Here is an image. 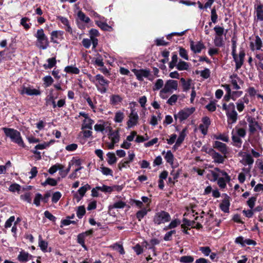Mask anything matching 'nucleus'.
Returning a JSON list of instances; mask_svg holds the SVG:
<instances>
[{"instance_id": "nucleus-1", "label": "nucleus", "mask_w": 263, "mask_h": 263, "mask_svg": "<svg viewBox=\"0 0 263 263\" xmlns=\"http://www.w3.org/2000/svg\"><path fill=\"white\" fill-rule=\"evenodd\" d=\"M208 176L211 181H217V184L221 189L225 188L227 183L231 180L230 176L225 171L221 170L218 167L210 171Z\"/></svg>"}, {"instance_id": "nucleus-2", "label": "nucleus", "mask_w": 263, "mask_h": 263, "mask_svg": "<svg viewBox=\"0 0 263 263\" xmlns=\"http://www.w3.org/2000/svg\"><path fill=\"white\" fill-rule=\"evenodd\" d=\"M6 136L10 138L12 142L17 144L18 146L25 148V144L23 141L21 133L16 129L10 128H3Z\"/></svg>"}, {"instance_id": "nucleus-3", "label": "nucleus", "mask_w": 263, "mask_h": 263, "mask_svg": "<svg viewBox=\"0 0 263 263\" xmlns=\"http://www.w3.org/2000/svg\"><path fill=\"white\" fill-rule=\"evenodd\" d=\"M178 87V83L177 81L168 80L164 84L163 88L160 90L159 96L163 99H166L168 96L167 93L171 94L174 90H177Z\"/></svg>"}, {"instance_id": "nucleus-4", "label": "nucleus", "mask_w": 263, "mask_h": 263, "mask_svg": "<svg viewBox=\"0 0 263 263\" xmlns=\"http://www.w3.org/2000/svg\"><path fill=\"white\" fill-rule=\"evenodd\" d=\"M246 133L245 128L236 126L232 132V140L233 142V145L236 147L240 148L242 143L241 138H244L246 135Z\"/></svg>"}, {"instance_id": "nucleus-5", "label": "nucleus", "mask_w": 263, "mask_h": 263, "mask_svg": "<svg viewBox=\"0 0 263 263\" xmlns=\"http://www.w3.org/2000/svg\"><path fill=\"white\" fill-rule=\"evenodd\" d=\"M222 109L226 111L228 124H233L235 123L237 120L238 114L235 110L234 104L230 103L227 105L226 103H223Z\"/></svg>"}, {"instance_id": "nucleus-6", "label": "nucleus", "mask_w": 263, "mask_h": 263, "mask_svg": "<svg viewBox=\"0 0 263 263\" xmlns=\"http://www.w3.org/2000/svg\"><path fill=\"white\" fill-rule=\"evenodd\" d=\"M34 36L36 39V46L40 49L45 50L49 46L48 37L45 35L43 29H38Z\"/></svg>"}, {"instance_id": "nucleus-7", "label": "nucleus", "mask_w": 263, "mask_h": 263, "mask_svg": "<svg viewBox=\"0 0 263 263\" xmlns=\"http://www.w3.org/2000/svg\"><path fill=\"white\" fill-rule=\"evenodd\" d=\"M95 86L99 92L102 94L106 93L108 90L109 81L105 79L103 76L98 74L95 76Z\"/></svg>"}, {"instance_id": "nucleus-8", "label": "nucleus", "mask_w": 263, "mask_h": 263, "mask_svg": "<svg viewBox=\"0 0 263 263\" xmlns=\"http://www.w3.org/2000/svg\"><path fill=\"white\" fill-rule=\"evenodd\" d=\"M171 220L170 214L165 211H160L156 214L154 218V221L157 224L164 223Z\"/></svg>"}, {"instance_id": "nucleus-9", "label": "nucleus", "mask_w": 263, "mask_h": 263, "mask_svg": "<svg viewBox=\"0 0 263 263\" xmlns=\"http://www.w3.org/2000/svg\"><path fill=\"white\" fill-rule=\"evenodd\" d=\"M195 111V107L184 108L181 110L177 115H175V118H178L180 121L186 119Z\"/></svg>"}, {"instance_id": "nucleus-10", "label": "nucleus", "mask_w": 263, "mask_h": 263, "mask_svg": "<svg viewBox=\"0 0 263 263\" xmlns=\"http://www.w3.org/2000/svg\"><path fill=\"white\" fill-rule=\"evenodd\" d=\"M232 56L235 62L236 69L237 70L243 65L245 52L244 50L240 49L238 54L235 53L234 54H232Z\"/></svg>"}, {"instance_id": "nucleus-11", "label": "nucleus", "mask_w": 263, "mask_h": 263, "mask_svg": "<svg viewBox=\"0 0 263 263\" xmlns=\"http://www.w3.org/2000/svg\"><path fill=\"white\" fill-rule=\"evenodd\" d=\"M132 71L134 73L137 79L140 81L143 80L144 78H148L151 75L150 70L147 69H134Z\"/></svg>"}, {"instance_id": "nucleus-12", "label": "nucleus", "mask_w": 263, "mask_h": 263, "mask_svg": "<svg viewBox=\"0 0 263 263\" xmlns=\"http://www.w3.org/2000/svg\"><path fill=\"white\" fill-rule=\"evenodd\" d=\"M247 121L249 123V130L250 134H254L256 131L257 128L261 130V127L255 118L249 117L247 118Z\"/></svg>"}, {"instance_id": "nucleus-13", "label": "nucleus", "mask_w": 263, "mask_h": 263, "mask_svg": "<svg viewBox=\"0 0 263 263\" xmlns=\"http://www.w3.org/2000/svg\"><path fill=\"white\" fill-rule=\"evenodd\" d=\"M208 153L211 155L213 161L217 163H223L226 158V156H222L219 153L215 151L213 148H209Z\"/></svg>"}, {"instance_id": "nucleus-14", "label": "nucleus", "mask_w": 263, "mask_h": 263, "mask_svg": "<svg viewBox=\"0 0 263 263\" xmlns=\"http://www.w3.org/2000/svg\"><path fill=\"white\" fill-rule=\"evenodd\" d=\"M250 46L252 51L260 50L262 47L261 39L258 35L256 36L255 39L250 42Z\"/></svg>"}, {"instance_id": "nucleus-15", "label": "nucleus", "mask_w": 263, "mask_h": 263, "mask_svg": "<svg viewBox=\"0 0 263 263\" xmlns=\"http://www.w3.org/2000/svg\"><path fill=\"white\" fill-rule=\"evenodd\" d=\"M190 47L191 49L194 53H200L202 49L205 48V46L200 41L195 42L193 41H191Z\"/></svg>"}, {"instance_id": "nucleus-16", "label": "nucleus", "mask_w": 263, "mask_h": 263, "mask_svg": "<svg viewBox=\"0 0 263 263\" xmlns=\"http://www.w3.org/2000/svg\"><path fill=\"white\" fill-rule=\"evenodd\" d=\"M139 117L138 115L134 109H132L131 112L129 116V120L127 122V125L128 127H132L136 125L138 121Z\"/></svg>"}, {"instance_id": "nucleus-17", "label": "nucleus", "mask_w": 263, "mask_h": 263, "mask_svg": "<svg viewBox=\"0 0 263 263\" xmlns=\"http://www.w3.org/2000/svg\"><path fill=\"white\" fill-rule=\"evenodd\" d=\"M20 93L22 95L27 94L28 96H38L40 95V91L36 89L30 87L23 86L20 90Z\"/></svg>"}, {"instance_id": "nucleus-18", "label": "nucleus", "mask_w": 263, "mask_h": 263, "mask_svg": "<svg viewBox=\"0 0 263 263\" xmlns=\"http://www.w3.org/2000/svg\"><path fill=\"white\" fill-rule=\"evenodd\" d=\"M231 83L234 89H240V85L243 84L242 80L236 74H233L230 77Z\"/></svg>"}, {"instance_id": "nucleus-19", "label": "nucleus", "mask_w": 263, "mask_h": 263, "mask_svg": "<svg viewBox=\"0 0 263 263\" xmlns=\"http://www.w3.org/2000/svg\"><path fill=\"white\" fill-rule=\"evenodd\" d=\"M213 147L217 149L222 154L226 155L228 153V149L227 145L218 141L214 142Z\"/></svg>"}, {"instance_id": "nucleus-20", "label": "nucleus", "mask_w": 263, "mask_h": 263, "mask_svg": "<svg viewBox=\"0 0 263 263\" xmlns=\"http://www.w3.org/2000/svg\"><path fill=\"white\" fill-rule=\"evenodd\" d=\"M249 102V100L248 97L244 96L242 98L238 100V101L236 103V106L237 110L240 112L243 110L245 109V104H248Z\"/></svg>"}, {"instance_id": "nucleus-21", "label": "nucleus", "mask_w": 263, "mask_h": 263, "mask_svg": "<svg viewBox=\"0 0 263 263\" xmlns=\"http://www.w3.org/2000/svg\"><path fill=\"white\" fill-rule=\"evenodd\" d=\"M95 130L97 132H103V131L111 130V126L108 122H103V123L96 124L94 126Z\"/></svg>"}, {"instance_id": "nucleus-22", "label": "nucleus", "mask_w": 263, "mask_h": 263, "mask_svg": "<svg viewBox=\"0 0 263 263\" xmlns=\"http://www.w3.org/2000/svg\"><path fill=\"white\" fill-rule=\"evenodd\" d=\"M90 189V186L88 184H86L84 186L81 187L78 190V193L79 195H78L77 194H76L74 195V197L77 199L78 201H80L84 196L86 191Z\"/></svg>"}, {"instance_id": "nucleus-23", "label": "nucleus", "mask_w": 263, "mask_h": 263, "mask_svg": "<svg viewBox=\"0 0 263 263\" xmlns=\"http://www.w3.org/2000/svg\"><path fill=\"white\" fill-rule=\"evenodd\" d=\"M108 138L114 143H117L120 141V135L118 130H112L111 127V130H108Z\"/></svg>"}, {"instance_id": "nucleus-24", "label": "nucleus", "mask_w": 263, "mask_h": 263, "mask_svg": "<svg viewBox=\"0 0 263 263\" xmlns=\"http://www.w3.org/2000/svg\"><path fill=\"white\" fill-rule=\"evenodd\" d=\"M63 32L62 31H53L51 33V41L54 43H58L59 40L63 39Z\"/></svg>"}, {"instance_id": "nucleus-25", "label": "nucleus", "mask_w": 263, "mask_h": 263, "mask_svg": "<svg viewBox=\"0 0 263 263\" xmlns=\"http://www.w3.org/2000/svg\"><path fill=\"white\" fill-rule=\"evenodd\" d=\"M186 128H185L180 133L179 136L177 139L176 143L174 145L175 148H177L180 146L181 144L184 140V138L186 135Z\"/></svg>"}, {"instance_id": "nucleus-26", "label": "nucleus", "mask_w": 263, "mask_h": 263, "mask_svg": "<svg viewBox=\"0 0 263 263\" xmlns=\"http://www.w3.org/2000/svg\"><path fill=\"white\" fill-rule=\"evenodd\" d=\"M229 198L227 197L222 200L219 205L220 209L225 213H229V212L230 203Z\"/></svg>"}, {"instance_id": "nucleus-27", "label": "nucleus", "mask_w": 263, "mask_h": 263, "mask_svg": "<svg viewBox=\"0 0 263 263\" xmlns=\"http://www.w3.org/2000/svg\"><path fill=\"white\" fill-rule=\"evenodd\" d=\"M32 255L29 254L28 252L22 251L20 252L17 256V259L21 262H26L29 259H31Z\"/></svg>"}, {"instance_id": "nucleus-28", "label": "nucleus", "mask_w": 263, "mask_h": 263, "mask_svg": "<svg viewBox=\"0 0 263 263\" xmlns=\"http://www.w3.org/2000/svg\"><path fill=\"white\" fill-rule=\"evenodd\" d=\"M123 100L122 98L119 95H112L110 97V103L112 105H117Z\"/></svg>"}, {"instance_id": "nucleus-29", "label": "nucleus", "mask_w": 263, "mask_h": 263, "mask_svg": "<svg viewBox=\"0 0 263 263\" xmlns=\"http://www.w3.org/2000/svg\"><path fill=\"white\" fill-rule=\"evenodd\" d=\"M94 121L91 119L89 117L84 119L83 120V123L82 125V129H92V126L93 124Z\"/></svg>"}, {"instance_id": "nucleus-30", "label": "nucleus", "mask_w": 263, "mask_h": 263, "mask_svg": "<svg viewBox=\"0 0 263 263\" xmlns=\"http://www.w3.org/2000/svg\"><path fill=\"white\" fill-rule=\"evenodd\" d=\"M180 81L182 83L183 90L184 91H187L191 88L192 80L189 79L186 81L185 79L182 78L180 79Z\"/></svg>"}, {"instance_id": "nucleus-31", "label": "nucleus", "mask_w": 263, "mask_h": 263, "mask_svg": "<svg viewBox=\"0 0 263 263\" xmlns=\"http://www.w3.org/2000/svg\"><path fill=\"white\" fill-rule=\"evenodd\" d=\"M125 202L122 201H119L118 202H115L113 204L109 205L108 206V210L109 211H111L113 209H123L125 206Z\"/></svg>"}, {"instance_id": "nucleus-32", "label": "nucleus", "mask_w": 263, "mask_h": 263, "mask_svg": "<svg viewBox=\"0 0 263 263\" xmlns=\"http://www.w3.org/2000/svg\"><path fill=\"white\" fill-rule=\"evenodd\" d=\"M164 86V84L163 80L161 79H157L154 84V85L153 87V90L154 91H156L161 89H162L163 88V86Z\"/></svg>"}, {"instance_id": "nucleus-33", "label": "nucleus", "mask_w": 263, "mask_h": 263, "mask_svg": "<svg viewBox=\"0 0 263 263\" xmlns=\"http://www.w3.org/2000/svg\"><path fill=\"white\" fill-rule=\"evenodd\" d=\"M189 65L187 62L180 60L176 65V68L179 70H185L189 69Z\"/></svg>"}, {"instance_id": "nucleus-34", "label": "nucleus", "mask_w": 263, "mask_h": 263, "mask_svg": "<svg viewBox=\"0 0 263 263\" xmlns=\"http://www.w3.org/2000/svg\"><path fill=\"white\" fill-rule=\"evenodd\" d=\"M64 168V166L61 164H55L52 165L48 170V172L50 174H53L58 170H61Z\"/></svg>"}, {"instance_id": "nucleus-35", "label": "nucleus", "mask_w": 263, "mask_h": 263, "mask_svg": "<svg viewBox=\"0 0 263 263\" xmlns=\"http://www.w3.org/2000/svg\"><path fill=\"white\" fill-rule=\"evenodd\" d=\"M124 118V114L121 111H118L115 113L114 121L115 122H121Z\"/></svg>"}, {"instance_id": "nucleus-36", "label": "nucleus", "mask_w": 263, "mask_h": 263, "mask_svg": "<svg viewBox=\"0 0 263 263\" xmlns=\"http://www.w3.org/2000/svg\"><path fill=\"white\" fill-rule=\"evenodd\" d=\"M243 160L245 161L246 164L252 165L254 163V159L250 154H246L244 155Z\"/></svg>"}, {"instance_id": "nucleus-37", "label": "nucleus", "mask_w": 263, "mask_h": 263, "mask_svg": "<svg viewBox=\"0 0 263 263\" xmlns=\"http://www.w3.org/2000/svg\"><path fill=\"white\" fill-rule=\"evenodd\" d=\"M95 64L96 65L100 67H103L104 65V62H103V59L101 55L98 54L96 55V57H95L93 59Z\"/></svg>"}, {"instance_id": "nucleus-38", "label": "nucleus", "mask_w": 263, "mask_h": 263, "mask_svg": "<svg viewBox=\"0 0 263 263\" xmlns=\"http://www.w3.org/2000/svg\"><path fill=\"white\" fill-rule=\"evenodd\" d=\"M65 71L67 73L73 74H78L80 72V70L76 67L72 66H68L65 68Z\"/></svg>"}, {"instance_id": "nucleus-39", "label": "nucleus", "mask_w": 263, "mask_h": 263, "mask_svg": "<svg viewBox=\"0 0 263 263\" xmlns=\"http://www.w3.org/2000/svg\"><path fill=\"white\" fill-rule=\"evenodd\" d=\"M149 209L147 210L146 208H143L142 210L137 212L136 217L139 221H140L147 213Z\"/></svg>"}, {"instance_id": "nucleus-40", "label": "nucleus", "mask_w": 263, "mask_h": 263, "mask_svg": "<svg viewBox=\"0 0 263 263\" xmlns=\"http://www.w3.org/2000/svg\"><path fill=\"white\" fill-rule=\"evenodd\" d=\"M92 233V230H89L88 231H86L84 233L79 234L78 236L79 242L80 243H83V239L86 236L91 235Z\"/></svg>"}, {"instance_id": "nucleus-41", "label": "nucleus", "mask_w": 263, "mask_h": 263, "mask_svg": "<svg viewBox=\"0 0 263 263\" xmlns=\"http://www.w3.org/2000/svg\"><path fill=\"white\" fill-rule=\"evenodd\" d=\"M107 162L109 164H112L116 162L117 158L114 153L109 152L107 154Z\"/></svg>"}, {"instance_id": "nucleus-42", "label": "nucleus", "mask_w": 263, "mask_h": 263, "mask_svg": "<svg viewBox=\"0 0 263 263\" xmlns=\"http://www.w3.org/2000/svg\"><path fill=\"white\" fill-rule=\"evenodd\" d=\"M214 43L216 46L221 47L223 45V40L222 36H215Z\"/></svg>"}, {"instance_id": "nucleus-43", "label": "nucleus", "mask_w": 263, "mask_h": 263, "mask_svg": "<svg viewBox=\"0 0 263 263\" xmlns=\"http://www.w3.org/2000/svg\"><path fill=\"white\" fill-rule=\"evenodd\" d=\"M256 12L257 19L263 21V9L261 5H258L257 7Z\"/></svg>"}, {"instance_id": "nucleus-44", "label": "nucleus", "mask_w": 263, "mask_h": 263, "mask_svg": "<svg viewBox=\"0 0 263 263\" xmlns=\"http://www.w3.org/2000/svg\"><path fill=\"white\" fill-rule=\"evenodd\" d=\"M48 64H45L44 65L45 69L51 68L53 67L56 64V60L55 58H49L47 60Z\"/></svg>"}, {"instance_id": "nucleus-45", "label": "nucleus", "mask_w": 263, "mask_h": 263, "mask_svg": "<svg viewBox=\"0 0 263 263\" xmlns=\"http://www.w3.org/2000/svg\"><path fill=\"white\" fill-rule=\"evenodd\" d=\"M180 224L179 220L175 219L171 221V222L164 228V230H167L168 229H171L174 228Z\"/></svg>"}, {"instance_id": "nucleus-46", "label": "nucleus", "mask_w": 263, "mask_h": 263, "mask_svg": "<svg viewBox=\"0 0 263 263\" xmlns=\"http://www.w3.org/2000/svg\"><path fill=\"white\" fill-rule=\"evenodd\" d=\"M194 260L193 257L191 256H183L180 257L179 260L181 262L192 263Z\"/></svg>"}, {"instance_id": "nucleus-47", "label": "nucleus", "mask_w": 263, "mask_h": 263, "mask_svg": "<svg viewBox=\"0 0 263 263\" xmlns=\"http://www.w3.org/2000/svg\"><path fill=\"white\" fill-rule=\"evenodd\" d=\"M58 183V182L56 180L53 178H47L46 181L42 183V184L43 186H45L47 184L50 185L51 186H55Z\"/></svg>"}, {"instance_id": "nucleus-48", "label": "nucleus", "mask_w": 263, "mask_h": 263, "mask_svg": "<svg viewBox=\"0 0 263 263\" xmlns=\"http://www.w3.org/2000/svg\"><path fill=\"white\" fill-rule=\"evenodd\" d=\"M97 189L103 192L111 193L114 190L112 187L103 185L102 186H97Z\"/></svg>"}, {"instance_id": "nucleus-49", "label": "nucleus", "mask_w": 263, "mask_h": 263, "mask_svg": "<svg viewBox=\"0 0 263 263\" xmlns=\"http://www.w3.org/2000/svg\"><path fill=\"white\" fill-rule=\"evenodd\" d=\"M165 159L166 162H168V163L171 164L173 163L174 156L170 151H167L166 152V155L165 156Z\"/></svg>"}, {"instance_id": "nucleus-50", "label": "nucleus", "mask_w": 263, "mask_h": 263, "mask_svg": "<svg viewBox=\"0 0 263 263\" xmlns=\"http://www.w3.org/2000/svg\"><path fill=\"white\" fill-rule=\"evenodd\" d=\"M78 16L80 20H81L83 22L87 23H89L90 21V18L88 16H86L85 14L82 11H79L78 12Z\"/></svg>"}, {"instance_id": "nucleus-51", "label": "nucleus", "mask_w": 263, "mask_h": 263, "mask_svg": "<svg viewBox=\"0 0 263 263\" xmlns=\"http://www.w3.org/2000/svg\"><path fill=\"white\" fill-rule=\"evenodd\" d=\"M20 198L22 200L29 203L31 202V194L29 192L25 193L24 194L21 195Z\"/></svg>"}, {"instance_id": "nucleus-52", "label": "nucleus", "mask_w": 263, "mask_h": 263, "mask_svg": "<svg viewBox=\"0 0 263 263\" xmlns=\"http://www.w3.org/2000/svg\"><path fill=\"white\" fill-rule=\"evenodd\" d=\"M85 209L84 206H80L78 208L77 215L79 218H81L85 214Z\"/></svg>"}, {"instance_id": "nucleus-53", "label": "nucleus", "mask_w": 263, "mask_h": 263, "mask_svg": "<svg viewBox=\"0 0 263 263\" xmlns=\"http://www.w3.org/2000/svg\"><path fill=\"white\" fill-rule=\"evenodd\" d=\"M39 246H40L41 249L42 251H45L46 250V249L47 248V246H48V243L46 241L42 240L41 238V236H40V237H39Z\"/></svg>"}, {"instance_id": "nucleus-54", "label": "nucleus", "mask_w": 263, "mask_h": 263, "mask_svg": "<svg viewBox=\"0 0 263 263\" xmlns=\"http://www.w3.org/2000/svg\"><path fill=\"white\" fill-rule=\"evenodd\" d=\"M243 92L242 91H233L231 92L232 99L233 101L236 100L242 95Z\"/></svg>"}, {"instance_id": "nucleus-55", "label": "nucleus", "mask_w": 263, "mask_h": 263, "mask_svg": "<svg viewBox=\"0 0 263 263\" xmlns=\"http://www.w3.org/2000/svg\"><path fill=\"white\" fill-rule=\"evenodd\" d=\"M21 186L16 183L12 184L9 187V190L11 192H19Z\"/></svg>"}, {"instance_id": "nucleus-56", "label": "nucleus", "mask_w": 263, "mask_h": 263, "mask_svg": "<svg viewBox=\"0 0 263 263\" xmlns=\"http://www.w3.org/2000/svg\"><path fill=\"white\" fill-rule=\"evenodd\" d=\"M179 55L181 57L185 60H189V57L187 51L183 48H180Z\"/></svg>"}, {"instance_id": "nucleus-57", "label": "nucleus", "mask_w": 263, "mask_h": 263, "mask_svg": "<svg viewBox=\"0 0 263 263\" xmlns=\"http://www.w3.org/2000/svg\"><path fill=\"white\" fill-rule=\"evenodd\" d=\"M178 98V96L177 95H173L167 101V103L170 105H173L175 104Z\"/></svg>"}, {"instance_id": "nucleus-58", "label": "nucleus", "mask_w": 263, "mask_h": 263, "mask_svg": "<svg viewBox=\"0 0 263 263\" xmlns=\"http://www.w3.org/2000/svg\"><path fill=\"white\" fill-rule=\"evenodd\" d=\"M62 194L60 192H56L54 193L52 196V201L54 203H57L61 198Z\"/></svg>"}, {"instance_id": "nucleus-59", "label": "nucleus", "mask_w": 263, "mask_h": 263, "mask_svg": "<svg viewBox=\"0 0 263 263\" xmlns=\"http://www.w3.org/2000/svg\"><path fill=\"white\" fill-rule=\"evenodd\" d=\"M214 30L216 33L215 36H222L224 33V28L220 26H215L214 28Z\"/></svg>"}, {"instance_id": "nucleus-60", "label": "nucleus", "mask_w": 263, "mask_h": 263, "mask_svg": "<svg viewBox=\"0 0 263 263\" xmlns=\"http://www.w3.org/2000/svg\"><path fill=\"white\" fill-rule=\"evenodd\" d=\"M43 80L46 87H49L53 82V80L51 76H46L44 78Z\"/></svg>"}, {"instance_id": "nucleus-61", "label": "nucleus", "mask_w": 263, "mask_h": 263, "mask_svg": "<svg viewBox=\"0 0 263 263\" xmlns=\"http://www.w3.org/2000/svg\"><path fill=\"white\" fill-rule=\"evenodd\" d=\"M46 102L47 104H51L53 106V108H55L57 107V105L55 102V98L52 95L48 96Z\"/></svg>"}, {"instance_id": "nucleus-62", "label": "nucleus", "mask_w": 263, "mask_h": 263, "mask_svg": "<svg viewBox=\"0 0 263 263\" xmlns=\"http://www.w3.org/2000/svg\"><path fill=\"white\" fill-rule=\"evenodd\" d=\"M217 140H221L224 142H228L229 141V137L225 134H219L215 137Z\"/></svg>"}, {"instance_id": "nucleus-63", "label": "nucleus", "mask_w": 263, "mask_h": 263, "mask_svg": "<svg viewBox=\"0 0 263 263\" xmlns=\"http://www.w3.org/2000/svg\"><path fill=\"white\" fill-rule=\"evenodd\" d=\"M206 108L210 111H214L216 109L215 102L211 101L209 104L206 105Z\"/></svg>"}, {"instance_id": "nucleus-64", "label": "nucleus", "mask_w": 263, "mask_h": 263, "mask_svg": "<svg viewBox=\"0 0 263 263\" xmlns=\"http://www.w3.org/2000/svg\"><path fill=\"white\" fill-rule=\"evenodd\" d=\"M200 76L204 79H208L210 76V71L209 69L205 68L200 71Z\"/></svg>"}]
</instances>
